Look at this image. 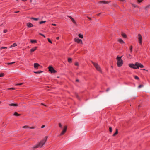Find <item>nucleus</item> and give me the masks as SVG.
Masks as SVG:
<instances>
[{"label":"nucleus","instance_id":"f257e3e1","mask_svg":"<svg viewBox=\"0 0 150 150\" xmlns=\"http://www.w3.org/2000/svg\"><path fill=\"white\" fill-rule=\"evenodd\" d=\"M129 66L130 68L134 69L139 68V67L143 68L144 67V66L142 64L138 62H136L135 64H129Z\"/></svg>","mask_w":150,"mask_h":150},{"label":"nucleus","instance_id":"f03ea898","mask_svg":"<svg viewBox=\"0 0 150 150\" xmlns=\"http://www.w3.org/2000/svg\"><path fill=\"white\" fill-rule=\"evenodd\" d=\"M45 141H43L42 140L37 144L34 146L33 147V148L34 149H35L38 148H41L45 144Z\"/></svg>","mask_w":150,"mask_h":150},{"label":"nucleus","instance_id":"7ed1b4c3","mask_svg":"<svg viewBox=\"0 0 150 150\" xmlns=\"http://www.w3.org/2000/svg\"><path fill=\"white\" fill-rule=\"evenodd\" d=\"M122 56L119 57L117 56L116 58L117 60V64L118 67H121L122 66Z\"/></svg>","mask_w":150,"mask_h":150},{"label":"nucleus","instance_id":"20e7f679","mask_svg":"<svg viewBox=\"0 0 150 150\" xmlns=\"http://www.w3.org/2000/svg\"><path fill=\"white\" fill-rule=\"evenodd\" d=\"M91 62L94 65L95 67V68H96L97 70H98V71H99L100 72H102L101 68L100 66L98 64L95 63L93 61H91Z\"/></svg>","mask_w":150,"mask_h":150},{"label":"nucleus","instance_id":"39448f33","mask_svg":"<svg viewBox=\"0 0 150 150\" xmlns=\"http://www.w3.org/2000/svg\"><path fill=\"white\" fill-rule=\"evenodd\" d=\"M48 68L49 71H50L51 73H55L56 72V71L52 67L49 66Z\"/></svg>","mask_w":150,"mask_h":150},{"label":"nucleus","instance_id":"423d86ee","mask_svg":"<svg viewBox=\"0 0 150 150\" xmlns=\"http://www.w3.org/2000/svg\"><path fill=\"white\" fill-rule=\"evenodd\" d=\"M67 126H64L63 130L60 134V136L63 135L66 132L67 130Z\"/></svg>","mask_w":150,"mask_h":150},{"label":"nucleus","instance_id":"0eeeda50","mask_svg":"<svg viewBox=\"0 0 150 150\" xmlns=\"http://www.w3.org/2000/svg\"><path fill=\"white\" fill-rule=\"evenodd\" d=\"M138 39L139 40V42L141 45L142 44V37L139 34L138 35Z\"/></svg>","mask_w":150,"mask_h":150},{"label":"nucleus","instance_id":"6e6552de","mask_svg":"<svg viewBox=\"0 0 150 150\" xmlns=\"http://www.w3.org/2000/svg\"><path fill=\"white\" fill-rule=\"evenodd\" d=\"M74 41L78 43H81V44H83L82 40L79 38H75L74 39Z\"/></svg>","mask_w":150,"mask_h":150},{"label":"nucleus","instance_id":"1a4fd4ad","mask_svg":"<svg viewBox=\"0 0 150 150\" xmlns=\"http://www.w3.org/2000/svg\"><path fill=\"white\" fill-rule=\"evenodd\" d=\"M109 3V2L108 1H101L98 2V4H100L101 3H103L105 4H108Z\"/></svg>","mask_w":150,"mask_h":150},{"label":"nucleus","instance_id":"9d476101","mask_svg":"<svg viewBox=\"0 0 150 150\" xmlns=\"http://www.w3.org/2000/svg\"><path fill=\"white\" fill-rule=\"evenodd\" d=\"M69 18L71 19V20L72 22L75 24L76 25V23L75 20L71 16H67Z\"/></svg>","mask_w":150,"mask_h":150},{"label":"nucleus","instance_id":"9b49d317","mask_svg":"<svg viewBox=\"0 0 150 150\" xmlns=\"http://www.w3.org/2000/svg\"><path fill=\"white\" fill-rule=\"evenodd\" d=\"M27 26L28 27H33V25L31 23L28 22L27 23Z\"/></svg>","mask_w":150,"mask_h":150},{"label":"nucleus","instance_id":"f8f14e48","mask_svg":"<svg viewBox=\"0 0 150 150\" xmlns=\"http://www.w3.org/2000/svg\"><path fill=\"white\" fill-rule=\"evenodd\" d=\"M40 66L39 64L37 63H35L34 64V67L37 69H38V67Z\"/></svg>","mask_w":150,"mask_h":150},{"label":"nucleus","instance_id":"ddd939ff","mask_svg":"<svg viewBox=\"0 0 150 150\" xmlns=\"http://www.w3.org/2000/svg\"><path fill=\"white\" fill-rule=\"evenodd\" d=\"M37 47H35L34 48H32L30 50V52H32L36 50L37 49Z\"/></svg>","mask_w":150,"mask_h":150},{"label":"nucleus","instance_id":"4468645a","mask_svg":"<svg viewBox=\"0 0 150 150\" xmlns=\"http://www.w3.org/2000/svg\"><path fill=\"white\" fill-rule=\"evenodd\" d=\"M9 105L10 106H18V105L17 104L13 103L10 104Z\"/></svg>","mask_w":150,"mask_h":150},{"label":"nucleus","instance_id":"2eb2a0df","mask_svg":"<svg viewBox=\"0 0 150 150\" xmlns=\"http://www.w3.org/2000/svg\"><path fill=\"white\" fill-rule=\"evenodd\" d=\"M17 46V44L16 43H14L10 47H12Z\"/></svg>","mask_w":150,"mask_h":150},{"label":"nucleus","instance_id":"dca6fc26","mask_svg":"<svg viewBox=\"0 0 150 150\" xmlns=\"http://www.w3.org/2000/svg\"><path fill=\"white\" fill-rule=\"evenodd\" d=\"M13 115L16 116H19L20 115V114L16 112H15L13 114Z\"/></svg>","mask_w":150,"mask_h":150},{"label":"nucleus","instance_id":"f3484780","mask_svg":"<svg viewBox=\"0 0 150 150\" xmlns=\"http://www.w3.org/2000/svg\"><path fill=\"white\" fill-rule=\"evenodd\" d=\"M79 37L81 38H83V35L81 34H79L78 35Z\"/></svg>","mask_w":150,"mask_h":150},{"label":"nucleus","instance_id":"a211bd4d","mask_svg":"<svg viewBox=\"0 0 150 150\" xmlns=\"http://www.w3.org/2000/svg\"><path fill=\"white\" fill-rule=\"evenodd\" d=\"M68 61L69 62L71 63L72 62V59L70 58H68Z\"/></svg>","mask_w":150,"mask_h":150},{"label":"nucleus","instance_id":"6ab92c4d","mask_svg":"<svg viewBox=\"0 0 150 150\" xmlns=\"http://www.w3.org/2000/svg\"><path fill=\"white\" fill-rule=\"evenodd\" d=\"M37 41L36 40H31V42L32 43L36 42Z\"/></svg>","mask_w":150,"mask_h":150},{"label":"nucleus","instance_id":"aec40b11","mask_svg":"<svg viewBox=\"0 0 150 150\" xmlns=\"http://www.w3.org/2000/svg\"><path fill=\"white\" fill-rule=\"evenodd\" d=\"M48 137L47 136H46L45 137V138L42 139V140L43 141L45 140V142H46V141H47V139Z\"/></svg>","mask_w":150,"mask_h":150},{"label":"nucleus","instance_id":"412c9836","mask_svg":"<svg viewBox=\"0 0 150 150\" xmlns=\"http://www.w3.org/2000/svg\"><path fill=\"white\" fill-rule=\"evenodd\" d=\"M15 63V62H10V63H6V64H8V65H11V64H12L14 63Z\"/></svg>","mask_w":150,"mask_h":150},{"label":"nucleus","instance_id":"4be33fe9","mask_svg":"<svg viewBox=\"0 0 150 150\" xmlns=\"http://www.w3.org/2000/svg\"><path fill=\"white\" fill-rule=\"evenodd\" d=\"M117 133H118V131H117V129L116 132L114 133V134L113 135V136H115V135H116L117 134Z\"/></svg>","mask_w":150,"mask_h":150},{"label":"nucleus","instance_id":"5701e85b","mask_svg":"<svg viewBox=\"0 0 150 150\" xmlns=\"http://www.w3.org/2000/svg\"><path fill=\"white\" fill-rule=\"evenodd\" d=\"M150 7V5H148L145 8V9L147 10Z\"/></svg>","mask_w":150,"mask_h":150},{"label":"nucleus","instance_id":"b1692460","mask_svg":"<svg viewBox=\"0 0 150 150\" xmlns=\"http://www.w3.org/2000/svg\"><path fill=\"white\" fill-rule=\"evenodd\" d=\"M30 18L31 19H33V20H35V21H38V20H39V18H33V17L31 18Z\"/></svg>","mask_w":150,"mask_h":150},{"label":"nucleus","instance_id":"393cba45","mask_svg":"<svg viewBox=\"0 0 150 150\" xmlns=\"http://www.w3.org/2000/svg\"><path fill=\"white\" fill-rule=\"evenodd\" d=\"M42 72L43 71H37V72L34 71V72L35 74H39V73H42Z\"/></svg>","mask_w":150,"mask_h":150},{"label":"nucleus","instance_id":"a878e982","mask_svg":"<svg viewBox=\"0 0 150 150\" xmlns=\"http://www.w3.org/2000/svg\"><path fill=\"white\" fill-rule=\"evenodd\" d=\"M109 131L111 133L112 132V128L111 127H110L109 128Z\"/></svg>","mask_w":150,"mask_h":150},{"label":"nucleus","instance_id":"bb28decb","mask_svg":"<svg viewBox=\"0 0 150 150\" xmlns=\"http://www.w3.org/2000/svg\"><path fill=\"white\" fill-rule=\"evenodd\" d=\"M122 37L124 38H127V35L125 34L122 33Z\"/></svg>","mask_w":150,"mask_h":150},{"label":"nucleus","instance_id":"cd10ccee","mask_svg":"<svg viewBox=\"0 0 150 150\" xmlns=\"http://www.w3.org/2000/svg\"><path fill=\"white\" fill-rule=\"evenodd\" d=\"M132 46H131L130 47V51L131 52H132Z\"/></svg>","mask_w":150,"mask_h":150},{"label":"nucleus","instance_id":"c85d7f7f","mask_svg":"<svg viewBox=\"0 0 150 150\" xmlns=\"http://www.w3.org/2000/svg\"><path fill=\"white\" fill-rule=\"evenodd\" d=\"M134 78L138 80L139 79V78L137 76H134Z\"/></svg>","mask_w":150,"mask_h":150},{"label":"nucleus","instance_id":"c756f323","mask_svg":"<svg viewBox=\"0 0 150 150\" xmlns=\"http://www.w3.org/2000/svg\"><path fill=\"white\" fill-rule=\"evenodd\" d=\"M46 22V21H42L40 22L39 23L40 24H42L45 23Z\"/></svg>","mask_w":150,"mask_h":150},{"label":"nucleus","instance_id":"7c9ffc66","mask_svg":"<svg viewBox=\"0 0 150 150\" xmlns=\"http://www.w3.org/2000/svg\"><path fill=\"white\" fill-rule=\"evenodd\" d=\"M4 73H2L0 74V77H3L4 76Z\"/></svg>","mask_w":150,"mask_h":150},{"label":"nucleus","instance_id":"2f4dec72","mask_svg":"<svg viewBox=\"0 0 150 150\" xmlns=\"http://www.w3.org/2000/svg\"><path fill=\"white\" fill-rule=\"evenodd\" d=\"M143 87V85H140L138 86V88H141Z\"/></svg>","mask_w":150,"mask_h":150},{"label":"nucleus","instance_id":"473e14b6","mask_svg":"<svg viewBox=\"0 0 150 150\" xmlns=\"http://www.w3.org/2000/svg\"><path fill=\"white\" fill-rule=\"evenodd\" d=\"M75 65L78 66H79V63L77 62H76L75 63Z\"/></svg>","mask_w":150,"mask_h":150},{"label":"nucleus","instance_id":"72a5a7b5","mask_svg":"<svg viewBox=\"0 0 150 150\" xmlns=\"http://www.w3.org/2000/svg\"><path fill=\"white\" fill-rule=\"evenodd\" d=\"M23 84V83H18V84H17L16 85V86H18V85H22Z\"/></svg>","mask_w":150,"mask_h":150},{"label":"nucleus","instance_id":"f704fd0d","mask_svg":"<svg viewBox=\"0 0 150 150\" xmlns=\"http://www.w3.org/2000/svg\"><path fill=\"white\" fill-rule=\"evenodd\" d=\"M127 57L131 59L132 58V56L130 54H129Z\"/></svg>","mask_w":150,"mask_h":150},{"label":"nucleus","instance_id":"c9c22d12","mask_svg":"<svg viewBox=\"0 0 150 150\" xmlns=\"http://www.w3.org/2000/svg\"><path fill=\"white\" fill-rule=\"evenodd\" d=\"M110 88H108L106 90V92H108L109 91H110Z\"/></svg>","mask_w":150,"mask_h":150},{"label":"nucleus","instance_id":"e433bc0d","mask_svg":"<svg viewBox=\"0 0 150 150\" xmlns=\"http://www.w3.org/2000/svg\"><path fill=\"white\" fill-rule=\"evenodd\" d=\"M23 128H28L29 127L28 126H24L23 127Z\"/></svg>","mask_w":150,"mask_h":150},{"label":"nucleus","instance_id":"4c0bfd02","mask_svg":"<svg viewBox=\"0 0 150 150\" xmlns=\"http://www.w3.org/2000/svg\"><path fill=\"white\" fill-rule=\"evenodd\" d=\"M48 39V42L50 43H52V42L50 40V39L49 38H48L47 39Z\"/></svg>","mask_w":150,"mask_h":150},{"label":"nucleus","instance_id":"58836bf2","mask_svg":"<svg viewBox=\"0 0 150 150\" xmlns=\"http://www.w3.org/2000/svg\"><path fill=\"white\" fill-rule=\"evenodd\" d=\"M39 35H41L44 37V38H45V36L42 33H39Z\"/></svg>","mask_w":150,"mask_h":150},{"label":"nucleus","instance_id":"ea45409f","mask_svg":"<svg viewBox=\"0 0 150 150\" xmlns=\"http://www.w3.org/2000/svg\"><path fill=\"white\" fill-rule=\"evenodd\" d=\"M59 127H60V128H62V124H61V123H59Z\"/></svg>","mask_w":150,"mask_h":150},{"label":"nucleus","instance_id":"a19ab883","mask_svg":"<svg viewBox=\"0 0 150 150\" xmlns=\"http://www.w3.org/2000/svg\"><path fill=\"white\" fill-rule=\"evenodd\" d=\"M143 0H137V1L138 3H140Z\"/></svg>","mask_w":150,"mask_h":150},{"label":"nucleus","instance_id":"79ce46f5","mask_svg":"<svg viewBox=\"0 0 150 150\" xmlns=\"http://www.w3.org/2000/svg\"><path fill=\"white\" fill-rule=\"evenodd\" d=\"M118 41L119 42H120V43H121V42H122V40L121 39H119Z\"/></svg>","mask_w":150,"mask_h":150},{"label":"nucleus","instance_id":"37998d69","mask_svg":"<svg viewBox=\"0 0 150 150\" xmlns=\"http://www.w3.org/2000/svg\"><path fill=\"white\" fill-rule=\"evenodd\" d=\"M132 5L134 7H137V6L134 4H132Z\"/></svg>","mask_w":150,"mask_h":150},{"label":"nucleus","instance_id":"c03bdc74","mask_svg":"<svg viewBox=\"0 0 150 150\" xmlns=\"http://www.w3.org/2000/svg\"><path fill=\"white\" fill-rule=\"evenodd\" d=\"M7 49V47H1V49Z\"/></svg>","mask_w":150,"mask_h":150},{"label":"nucleus","instance_id":"a18cd8bd","mask_svg":"<svg viewBox=\"0 0 150 150\" xmlns=\"http://www.w3.org/2000/svg\"><path fill=\"white\" fill-rule=\"evenodd\" d=\"M7 30H6V29H5V30H4V33H6V32H7Z\"/></svg>","mask_w":150,"mask_h":150},{"label":"nucleus","instance_id":"49530a36","mask_svg":"<svg viewBox=\"0 0 150 150\" xmlns=\"http://www.w3.org/2000/svg\"><path fill=\"white\" fill-rule=\"evenodd\" d=\"M30 129H34L35 128L34 127H29Z\"/></svg>","mask_w":150,"mask_h":150},{"label":"nucleus","instance_id":"de8ad7c7","mask_svg":"<svg viewBox=\"0 0 150 150\" xmlns=\"http://www.w3.org/2000/svg\"><path fill=\"white\" fill-rule=\"evenodd\" d=\"M8 90H10V89H13V90H14L15 89V88H8Z\"/></svg>","mask_w":150,"mask_h":150},{"label":"nucleus","instance_id":"09e8293b","mask_svg":"<svg viewBox=\"0 0 150 150\" xmlns=\"http://www.w3.org/2000/svg\"><path fill=\"white\" fill-rule=\"evenodd\" d=\"M45 127V125H42L41 126V128H44Z\"/></svg>","mask_w":150,"mask_h":150},{"label":"nucleus","instance_id":"8fccbe9b","mask_svg":"<svg viewBox=\"0 0 150 150\" xmlns=\"http://www.w3.org/2000/svg\"><path fill=\"white\" fill-rule=\"evenodd\" d=\"M52 25H53V26H56V24H52Z\"/></svg>","mask_w":150,"mask_h":150},{"label":"nucleus","instance_id":"3c124183","mask_svg":"<svg viewBox=\"0 0 150 150\" xmlns=\"http://www.w3.org/2000/svg\"><path fill=\"white\" fill-rule=\"evenodd\" d=\"M87 17L90 20L91 19V18H90V17H89L88 16V17Z\"/></svg>","mask_w":150,"mask_h":150},{"label":"nucleus","instance_id":"603ef678","mask_svg":"<svg viewBox=\"0 0 150 150\" xmlns=\"http://www.w3.org/2000/svg\"><path fill=\"white\" fill-rule=\"evenodd\" d=\"M59 37H57L56 38V39H57V40H59Z\"/></svg>","mask_w":150,"mask_h":150},{"label":"nucleus","instance_id":"864d4df0","mask_svg":"<svg viewBox=\"0 0 150 150\" xmlns=\"http://www.w3.org/2000/svg\"><path fill=\"white\" fill-rule=\"evenodd\" d=\"M76 81L77 82H79V80L78 79H76Z\"/></svg>","mask_w":150,"mask_h":150},{"label":"nucleus","instance_id":"5fc2aeb1","mask_svg":"<svg viewBox=\"0 0 150 150\" xmlns=\"http://www.w3.org/2000/svg\"><path fill=\"white\" fill-rule=\"evenodd\" d=\"M41 104L42 105H44V106H46V105H45L44 104H43V103H42Z\"/></svg>","mask_w":150,"mask_h":150},{"label":"nucleus","instance_id":"6e6d98bb","mask_svg":"<svg viewBox=\"0 0 150 150\" xmlns=\"http://www.w3.org/2000/svg\"><path fill=\"white\" fill-rule=\"evenodd\" d=\"M19 12V11H16V12H15V13H18V12Z\"/></svg>","mask_w":150,"mask_h":150},{"label":"nucleus","instance_id":"4d7b16f0","mask_svg":"<svg viewBox=\"0 0 150 150\" xmlns=\"http://www.w3.org/2000/svg\"><path fill=\"white\" fill-rule=\"evenodd\" d=\"M100 14V13H98L97 15V16H99Z\"/></svg>","mask_w":150,"mask_h":150},{"label":"nucleus","instance_id":"13d9d810","mask_svg":"<svg viewBox=\"0 0 150 150\" xmlns=\"http://www.w3.org/2000/svg\"><path fill=\"white\" fill-rule=\"evenodd\" d=\"M111 67L112 68H113V66H111Z\"/></svg>","mask_w":150,"mask_h":150},{"label":"nucleus","instance_id":"bf43d9fd","mask_svg":"<svg viewBox=\"0 0 150 150\" xmlns=\"http://www.w3.org/2000/svg\"><path fill=\"white\" fill-rule=\"evenodd\" d=\"M123 43H125V42H124V41H123L122 40V44Z\"/></svg>","mask_w":150,"mask_h":150},{"label":"nucleus","instance_id":"052dcab7","mask_svg":"<svg viewBox=\"0 0 150 150\" xmlns=\"http://www.w3.org/2000/svg\"><path fill=\"white\" fill-rule=\"evenodd\" d=\"M32 1V0H30V2H31Z\"/></svg>","mask_w":150,"mask_h":150},{"label":"nucleus","instance_id":"680f3d73","mask_svg":"<svg viewBox=\"0 0 150 150\" xmlns=\"http://www.w3.org/2000/svg\"><path fill=\"white\" fill-rule=\"evenodd\" d=\"M2 25H3V24H2L1 25H0V26H1Z\"/></svg>","mask_w":150,"mask_h":150},{"label":"nucleus","instance_id":"e2e57ef3","mask_svg":"<svg viewBox=\"0 0 150 150\" xmlns=\"http://www.w3.org/2000/svg\"><path fill=\"white\" fill-rule=\"evenodd\" d=\"M76 96L77 97H78V95H76Z\"/></svg>","mask_w":150,"mask_h":150},{"label":"nucleus","instance_id":"0e129e2a","mask_svg":"<svg viewBox=\"0 0 150 150\" xmlns=\"http://www.w3.org/2000/svg\"><path fill=\"white\" fill-rule=\"evenodd\" d=\"M1 103V102L0 101V104Z\"/></svg>","mask_w":150,"mask_h":150},{"label":"nucleus","instance_id":"69168bd1","mask_svg":"<svg viewBox=\"0 0 150 150\" xmlns=\"http://www.w3.org/2000/svg\"><path fill=\"white\" fill-rule=\"evenodd\" d=\"M16 1H18V0H16Z\"/></svg>","mask_w":150,"mask_h":150},{"label":"nucleus","instance_id":"338daca9","mask_svg":"<svg viewBox=\"0 0 150 150\" xmlns=\"http://www.w3.org/2000/svg\"><path fill=\"white\" fill-rule=\"evenodd\" d=\"M122 0V2H123V0Z\"/></svg>","mask_w":150,"mask_h":150}]
</instances>
